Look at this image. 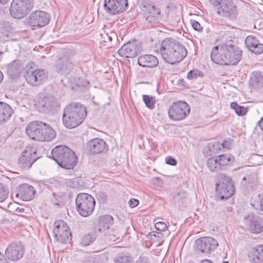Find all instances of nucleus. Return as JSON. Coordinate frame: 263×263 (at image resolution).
I'll list each match as a JSON object with an SVG mask.
<instances>
[{
    "label": "nucleus",
    "instance_id": "f257e3e1",
    "mask_svg": "<svg viewBox=\"0 0 263 263\" xmlns=\"http://www.w3.org/2000/svg\"><path fill=\"white\" fill-rule=\"evenodd\" d=\"M242 51L232 44L216 46L211 52V58L214 63L221 65H235L241 59Z\"/></svg>",
    "mask_w": 263,
    "mask_h": 263
},
{
    "label": "nucleus",
    "instance_id": "f03ea898",
    "mask_svg": "<svg viewBox=\"0 0 263 263\" xmlns=\"http://www.w3.org/2000/svg\"><path fill=\"white\" fill-rule=\"evenodd\" d=\"M160 52L163 59L170 64L181 62L187 53L184 46L172 38H167L162 41Z\"/></svg>",
    "mask_w": 263,
    "mask_h": 263
},
{
    "label": "nucleus",
    "instance_id": "7ed1b4c3",
    "mask_svg": "<svg viewBox=\"0 0 263 263\" xmlns=\"http://www.w3.org/2000/svg\"><path fill=\"white\" fill-rule=\"evenodd\" d=\"M87 115V109L84 105L78 102H71L63 109V124L68 129L77 127L83 123Z\"/></svg>",
    "mask_w": 263,
    "mask_h": 263
},
{
    "label": "nucleus",
    "instance_id": "20e7f679",
    "mask_svg": "<svg viewBox=\"0 0 263 263\" xmlns=\"http://www.w3.org/2000/svg\"><path fill=\"white\" fill-rule=\"evenodd\" d=\"M26 132L31 139L41 142L51 141L56 137L55 131L50 125L40 121L29 123Z\"/></svg>",
    "mask_w": 263,
    "mask_h": 263
},
{
    "label": "nucleus",
    "instance_id": "39448f33",
    "mask_svg": "<svg viewBox=\"0 0 263 263\" xmlns=\"http://www.w3.org/2000/svg\"><path fill=\"white\" fill-rule=\"evenodd\" d=\"M51 155L58 165L65 169H73L77 164V157L74 153L66 146H57L52 150Z\"/></svg>",
    "mask_w": 263,
    "mask_h": 263
},
{
    "label": "nucleus",
    "instance_id": "423d86ee",
    "mask_svg": "<svg viewBox=\"0 0 263 263\" xmlns=\"http://www.w3.org/2000/svg\"><path fill=\"white\" fill-rule=\"evenodd\" d=\"M33 6L34 0H13L10 14L15 18H22L32 10Z\"/></svg>",
    "mask_w": 263,
    "mask_h": 263
},
{
    "label": "nucleus",
    "instance_id": "0eeeda50",
    "mask_svg": "<svg viewBox=\"0 0 263 263\" xmlns=\"http://www.w3.org/2000/svg\"><path fill=\"white\" fill-rule=\"evenodd\" d=\"M53 233L55 239L62 243H66L71 239L69 228L63 220L55 221Z\"/></svg>",
    "mask_w": 263,
    "mask_h": 263
},
{
    "label": "nucleus",
    "instance_id": "6e6552de",
    "mask_svg": "<svg viewBox=\"0 0 263 263\" xmlns=\"http://www.w3.org/2000/svg\"><path fill=\"white\" fill-rule=\"evenodd\" d=\"M49 20V14L43 11L37 10L30 14L27 23L32 29L35 30L47 25Z\"/></svg>",
    "mask_w": 263,
    "mask_h": 263
},
{
    "label": "nucleus",
    "instance_id": "1a4fd4ad",
    "mask_svg": "<svg viewBox=\"0 0 263 263\" xmlns=\"http://www.w3.org/2000/svg\"><path fill=\"white\" fill-rule=\"evenodd\" d=\"M189 106L184 102L179 101L174 103L168 110L169 117L174 120L184 119L190 113Z\"/></svg>",
    "mask_w": 263,
    "mask_h": 263
},
{
    "label": "nucleus",
    "instance_id": "9d476101",
    "mask_svg": "<svg viewBox=\"0 0 263 263\" xmlns=\"http://www.w3.org/2000/svg\"><path fill=\"white\" fill-rule=\"evenodd\" d=\"M218 246L217 241L211 237H201L195 241V249L198 253H210Z\"/></svg>",
    "mask_w": 263,
    "mask_h": 263
},
{
    "label": "nucleus",
    "instance_id": "9b49d317",
    "mask_svg": "<svg viewBox=\"0 0 263 263\" xmlns=\"http://www.w3.org/2000/svg\"><path fill=\"white\" fill-rule=\"evenodd\" d=\"M48 76V73L41 69L27 70L25 76L27 83L33 86L41 85L46 81Z\"/></svg>",
    "mask_w": 263,
    "mask_h": 263
},
{
    "label": "nucleus",
    "instance_id": "f8f14e48",
    "mask_svg": "<svg viewBox=\"0 0 263 263\" xmlns=\"http://www.w3.org/2000/svg\"><path fill=\"white\" fill-rule=\"evenodd\" d=\"M74 66V64L72 56L66 54L55 61L54 68L57 72L61 74H67L71 71Z\"/></svg>",
    "mask_w": 263,
    "mask_h": 263
},
{
    "label": "nucleus",
    "instance_id": "ddd939ff",
    "mask_svg": "<svg viewBox=\"0 0 263 263\" xmlns=\"http://www.w3.org/2000/svg\"><path fill=\"white\" fill-rule=\"evenodd\" d=\"M142 50L140 44L137 41L128 42L124 44L118 50L120 55L126 58H133Z\"/></svg>",
    "mask_w": 263,
    "mask_h": 263
},
{
    "label": "nucleus",
    "instance_id": "4468645a",
    "mask_svg": "<svg viewBox=\"0 0 263 263\" xmlns=\"http://www.w3.org/2000/svg\"><path fill=\"white\" fill-rule=\"evenodd\" d=\"M127 6V0H104V9L111 15L123 12L126 10Z\"/></svg>",
    "mask_w": 263,
    "mask_h": 263
},
{
    "label": "nucleus",
    "instance_id": "2eb2a0df",
    "mask_svg": "<svg viewBox=\"0 0 263 263\" xmlns=\"http://www.w3.org/2000/svg\"><path fill=\"white\" fill-rule=\"evenodd\" d=\"M245 223L250 232L259 234L263 231V219L250 213L244 217Z\"/></svg>",
    "mask_w": 263,
    "mask_h": 263
},
{
    "label": "nucleus",
    "instance_id": "dca6fc26",
    "mask_svg": "<svg viewBox=\"0 0 263 263\" xmlns=\"http://www.w3.org/2000/svg\"><path fill=\"white\" fill-rule=\"evenodd\" d=\"M78 211L83 217H87L93 212L95 206V198H76Z\"/></svg>",
    "mask_w": 263,
    "mask_h": 263
},
{
    "label": "nucleus",
    "instance_id": "f3484780",
    "mask_svg": "<svg viewBox=\"0 0 263 263\" xmlns=\"http://www.w3.org/2000/svg\"><path fill=\"white\" fill-rule=\"evenodd\" d=\"M24 253V249L20 241L12 242L5 250L6 258L12 261H16L21 259Z\"/></svg>",
    "mask_w": 263,
    "mask_h": 263
},
{
    "label": "nucleus",
    "instance_id": "a211bd4d",
    "mask_svg": "<svg viewBox=\"0 0 263 263\" xmlns=\"http://www.w3.org/2000/svg\"><path fill=\"white\" fill-rule=\"evenodd\" d=\"M37 159L36 152L30 147H26L18 159V165L23 169H29Z\"/></svg>",
    "mask_w": 263,
    "mask_h": 263
},
{
    "label": "nucleus",
    "instance_id": "6ab92c4d",
    "mask_svg": "<svg viewBox=\"0 0 263 263\" xmlns=\"http://www.w3.org/2000/svg\"><path fill=\"white\" fill-rule=\"evenodd\" d=\"M218 13L231 20H235L237 16L236 6L232 1L229 0H225L220 4Z\"/></svg>",
    "mask_w": 263,
    "mask_h": 263
},
{
    "label": "nucleus",
    "instance_id": "aec40b11",
    "mask_svg": "<svg viewBox=\"0 0 263 263\" xmlns=\"http://www.w3.org/2000/svg\"><path fill=\"white\" fill-rule=\"evenodd\" d=\"M142 10L145 20L151 26L154 25L158 22L160 14L159 9L156 8L154 5L145 4L142 5Z\"/></svg>",
    "mask_w": 263,
    "mask_h": 263
},
{
    "label": "nucleus",
    "instance_id": "412c9836",
    "mask_svg": "<svg viewBox=\"0 0 263 263\" xmlns=\"http://www.w3.org/2000/svg\"><path fill=\"white\" fill-rule=\"evenodd\" d=\"M87 147L90 153L93 155L105 153L108 149L105 141L100 138H95L89 141Z\"/></svg>",
    "mask_w": 263,
    "mask_h": 263
},
{
    "label": "nucleus",
    "instance_id": "4be33fe9",
    "mask_svg": "<svg viewBox=\"0 0 263 263\" xmlns=\"http://www.w3.org/2000/svg\"><path fill=\"white\" fill-rule=\"evenodd\" d=\"M57 105V101L52 97H43L39 98L35 103L36 108L40 112H46L55 108Z\"/></svg>",
    "mask_w": 263,
    "mask_h": 263
},
{
    "label": "nucleus",
    "instance_id": "5701e85b",
    "mask_svg": "<svg viewBox=\"0 0 263 263\" xmlns=\"http://www.w3.org/2000/svg\"><path fill=\"white\" fill-rule=\"evenodd\" d=\"M245 45L250 51L256 54L263 52V44L254 35H249L246 37Z\"/></svg>",
    "mask_w": 263,
    "mask_h": 263
},
{
    "label": "nucleus",
    "instance_id": "b1692460",
    "mask_svg": "<svg viewBox=\"0 0 263 263\" xmlns=\"http://www.w3.org/2000/svg\"><path fill=\"white\" fill-rule=\"evenodd\" d=\"M249 86L252 90L259 89L263 87V74L260 71H253L250 74Z\"/></svg>",
    "mask_w": 263,
    "mask_h": 263
},
{
    "label": "nucleus",
    "instance_id": "393cba45",
    "mask_svg": "<svg viewBox=\"0 0 263 263\" xmlns=\"http://www.w3.org/2000/svg\"><path fill=\"white\" fill-rule=\"evenodd\" d=\"M157 58L152 54H143L140 55L138 59V64L144 67H154L158 65Z\"/></svg>",
    "mask_w": 263,
    "mask_h": 263
},
{
    "label": "nucleus",
    "instance_id": "a878e982",
    "mask_svg": "<svg viewBox=\"0 0 263 263\" xmlns=\"http://www.w3.org/2000/svg\"><path fill=\"white\" fill-rule=\"evenodd\" d=\"M249 257L253 263H263V246L258 245L251 248Z\"/></svg>",
    "mask_w": 263,
    "mask_h": 263
},
{
    "label": "nucleus",
    "instance_id": "bb28decb",
    "mask_svg": "<svg viewBox=\"0 0 263 263\" xmlns=\"http://www.w3.org/2000/svg\"><path fill=\"white\" fill-rule=\"evenodd\" d=\"M15 197H32L35 195L34 187L28 184L18 186L16 190Z\"/></svg>",
    "mask_w": 263,
    "mask_h": 263
},
{
    "label": "nucleus",
    "instance_id": "cd10ccee",
    "mask_svg": "<svg viewBox=\"0 0 263 263\" xmlns=\"http://www.w3.org/2000/svg\"><path fill=\"white\" fill-rule=\"evenodd\" d=\"M23 65L20 60H14L7 67V73L12 78L18 76L23 69Z\"/></svg>",
    "mask_w": 263,
    "mask_h": 263
},
{
    "label": "nucleus",
    "instance_id": "c85d7f7f",
    "mask_svg": "<svg viewBox=\"0 0 263 263\" xmlns=\"http://www.w3.org/2000/svg\"><path fill=\"white\" fill-rule=\"evenodd\" d=\"M13 112L11 107L7 104L0 102V124L9 119Z\"/></svg>",
    "mask_w": 263,
    "mask_h": 263
},
{
    "label": "nucleus",
    "instance_id": "c756f323",
    "mask_svg": "<svg viewBox=\"0 0 263 263\" xmlns=\"http://www.w3.org/2000/svg\"><path fill=\"white\" fill-rule=\"evenodd\" d=\"M234 193V186L231 183H223L220 189V197H231Z\"/></svg>",
    "mask_w": 263,
    "mask_h": 263
},
{
    "label": "nucleus",
    "instance_id": "7c9ffc66",
    "mask_svg": "<svg viewBox=\"0 0 263 263\" xmlns=\"http://www.w3.org/2000/svg\"><path fill=\"white\" fill-rule=\"evenodd\" d=\"M217 157L219 161V166L220 167V170L224 169L226 166L229 165L234 160V157L230 155L222 154L217 156Z\"/></svg>",
    "mask_w": 263,
    "mask_h": 263
},
{
    "label": "nucleus",
    "instance_id": "2f4dec72",
    "mask_svg": "<svg viewBox=\"0 0 263 263\" xmlns=\"http://www.w3.org/2000/svg\"><path fill=\"white\" fill-rule=\"evenodd\" d=\"M206 165L211 172H217L221 171L217 156L209 159L206 162Z\"/></svg>",
    "mask_w": 263,
    "mask_h": 263
},
{
    "label": "nucleus",
    "instance_id": "473e14b6",
    "mask_svg": "<svg viewBox=\"0 0 263 263\" xmlns=\"http://www.w3.org/2000/svg\"><path fill=\"white\" fill-rule=\"evenodd\" d=\"M112 223L113 218L109 215H103L99 218V224L104 228H109V226Z\"/></svg>",
    "mask_w": 263,
    "mask_h": 263
},
{
    "label": "nucleus",
    "instance_id": "72a5a7b5",
    "mask_svg": "<svg viewBox=\"0 0 263 263\" xmlns=\"http://www.w3.org/2000/svg\"><path fill=\"white\" fill-rule=\"evenodd\" d=\"M230 106L231 108L234 109L236 112V114L239 116H242L247 112V109L246 108L239 106L236 102H232L230 104Z\"/></svg>",
    "mask_w": 263,
    "mask_h": 263
},
{
    "label": "nucleus",
    "instance_id": "f704fd0d",
    "mask_svg": "<svg viewBox=\"0 0 263 263\" xmlns=\"http://www.w3.org/2000/svg\"><path fill=\"white\" fill-rule=\"evenodd\" d=\"M142 98L147 108L149 109H153L154 108L156 103V99L154 97H151L146 95H143Z\"/></svg>",
    "mask_w": 263,
    "mask_h": 263
},
{
    "label": "nucleus",
    "instance_id": "c9c22d12",
    "mask_svg": "<svg viewBox=\"0 0 263 263\" xmlns=\"http://www.w3.org/2000/svg\"><path fill=\"white\" fill-rule=\"evenodd\" d=\"M95 238L89 234L85 235L81 239V243L84 246H87L91 244Z\"/></svg>",
    "mask_w": 263,
    "mask_h": 263
},
{
    "label": "nucleus",
    "instance_id": "e433bc0d",
    "mask_svg": "<svg viewBox=\"0 0 263 263\" xmlns=\"http://www.w3.org/2000/svg\"><path fill=\"white\" fill-rule=\"evenodd\" d=\"M151 183L154 188L159 190L162 186L163 181L159 178L155 177L151 179Z\"/></svg>",
    "mask_w": 263,
    "mask_h": 263
},
{
    "label": "nucleus",
    "instance_id": "4c0bfd02",
    "mask_svg": "<svg viewBox=\"0 0 263 263\" xmlns=\"http://www.w3.org/2000/svg\"><path fill=\"white\" fill-rule=\"evenodd\" d=\"M257 201L251 202V205L256 210L263 211V198H257Z\"/></svg>",
    "mask_w": 263,
    "mask_h": 263
},
{
    "label": "nucleus",
    "instance_id": "58836bf2",
    "mask_svg": "<svg viewBox=\"0 0 263 263\" xmlns=\"http://www.w3.org/2000/svg\"><path fill=\"white\" fill-rule=\"evenodd\" d=\"M9 191L4 184L0 183V197H8Z\"/></svg>",
    "mask_w": 263,
    "mask_h": 263
},
{
    "label": "nucleus",
    "instance_id": "ea45409f",
    "mask_svg": "<svg viewBox=\"0 0 263 263\" xmlns=\"http://www.w3.org/2000/svg\"><path fill=\"white\" fill-rule=\"evenodd\" d=\"M8 198H0V208L6 209L9 208L11 204V202L7 200Z\"/></svg>",
    "mask_w": 263,
    "mask_h": 263
},
{
    "label": "nucleus",
    "instance_id": "a19ab883",
    "mask_svg": "<svg viewBox=\"0 0 263 263\" xmlns=\"http://www.w3.org/2000/svg\"><path fill=\"white\" fill-rule=\"evenodd\" d=\"M201 72L197 70H191L187 74V78L189 80L195 79L200 74Z\"/></svg>",
    "mask_w": 263,
    "mask_h": 263
},
{
    "label": "nucleus",
    "instance_id": "79ce46f5",
    "mask_svg": "<svg viewBox=\"0 0 263 263\" xmlns=\"http://www.w3.org/2000/svg\"><path fill=\"white\" fill-rule=\"evenodd\" d=\"M155 228L159 231H163L167 228L166 224L162 221H159L155 223Z\"/></svg>",
    "mask_w": 263,
    "mask_h": 263
},
{
    "label": "nucleus",
    "instance_id": "37998d69",
    "mask_svg": "<svg viewBox=\"0 0 263 263\" xmlns=\"http://www.w3.org/2000/svg\"><path fill=\"white\" fill-rule=\"evenodd\" d=\"M139 203V200L137 198H130L128 201L129 206L131 208H134L137 206Z\"/></svg>",
    "mask_w": 263,
    "mask_h": 263
},
{
    "label": "nucleus",
    "instance_id": "c03bdc74",
    "mask_svg": "<svg viewBox=\"0 0 263 263\" xmlns=\"http://www.w3.org/2000/svg\"><path fill=\"white\" fill-rule=\"evenodd\" d=\"M165 162L167 164L171 165L173 166H175L177 164L176 160L173 157L171 156H167L165 158Z\"/></svg>",
    "mask_w": 263,
    "mask_h": 263
},
{
    "label": "nucleus",
    "instance_id": "a18cd8bd",
    "mask_svg": "<svg viewBox=\"0 0 263 263\" xmlns=\"http://www.w3.org/2000/svg\"><path fill=\"white\" fill-rule=\"evenodd\" d=\"M192 26L194 30H197L198 31H200L202 29V28L200 24L196 21L194 20L192 21Z\"/></svg>",
    "mask_w": 263,
    "mask_h": 263
},
{
    "label": "nucleus",
    "instance_id": "49530a36",
    "mask_svg": "<svg viewBox=\"0 0 263 263\" xmlns=\"http://www.w3.org/2000/svg\"><path fill=\"white\" fill-rule=\"evenodd\" d=\"M221 144L223 148L229 149L231 147V141L230 140H225Z\"/></svg>",
    "mask_w": 263,
    "mask_h": 263
},
{
    "label": "nucleus",
    "instance_id": "de8ad7c7",
    "mask_svg": "<svg viewBox=\"0 0 263 263\" xmlns=\"http://www.w3.org/2000/svg\"><path fill=\"white\" fill-rule=\"evenodd\" d=\"M127 261V257L126 256H120L117 259V261L119 263H125Z\"/></svg>",
    "mask_w": 263,
    "mask_h": 263
},
{
    "label": "nucleus",
    "instance_id": "09e8293b",
    "mask_svg": "<svg viewBox=\"0 0 263 263\" xmlns=\"http://www.w3.org/2000/svg\"><path fill=\"white\" fill-rule=\"evenodd\" d=\"M0 263H8L7 258L1 253H0Z\"/></svg>",
    "mask_w": 263,
    "mask_h": 263
},
{
    "label": "nucleus",
    "instance_id": "8fccbe9b",
    "mask_svg": "<svg viewBox=\"0 0 263 263\" xmlns=\"http://www.w3.org/2000/svg\"><path fill=\"white\" fill-rule=\"evenodd\" d=\"M107 40L109 41H112V38H115L116 37V35L114 32H111L110 35L106 34Z\"/></svg>",
    "mask_w": 263,
    "mask_h": 263
},
{
    "label": "nucleus",
    "instance_id": "3c124183",
    "mask_svg": "<svg viewBox=\"0 0 263 263\" xmlns=\"http://www.w3.org/2000/svg\"><path fill=\"white\" fill-rule=\"evenodd\" d=\"M138 263H148V259L145 257H140Z\"/></svg>",
    "mask_w": 263,
    "mask_h": 263
},
{
    "label": "nucleus",
    "instance_id": "603ef678",
    "mask_svg": "<svg viewBox=\"0 0 263 263\" xmlns=\"http://www.w3.org/2000/svg\"><path fill=\"white\" fill-rule=\"evenodd\" d=\"M82 195H85V197H90V198L93 197L91 195H89L88 194H79L77 195V197H82Z\"/></svg>",
    "mask_w": 263,
    "mask_h": 263
},
{
    "label": "nucleus",
    "instance_id": "864d4df0",
    "mask_svg": "<svg viewBox=\"0 0 263 263\" xmlns=\"http://www.w3.org/2000/svg\"><path fill=\"white\" fill-rule=\"evenodd\" d=\"M200 263H213V262L209 259H203Z\"/></svg>",
    "mask_w": 263,
    "mask_h": 263
},
{
    "label": "nucleus",
    "instance_id": "5fc2aeb1",
    "mask_svg": "<svg viewBox=\"0 0 263 263\" xmlns=\"http://www.w3.org/2000/svg\"><path fill=\"white\" fill-rule=\"evenodd\" d=\"M9 1V0H0V3L3 5H5L7 4Z\"/></svg>",
    "mask_w": 263,
    "mask_h": 263
},
{
    "label": "nucleus",
    "instance_id": "6e6d98bb",
    "mask_svg": "<svg viewBox=\"0 0 263 263\" xmlns=\"http://www.w3.org/2000/svg\"><path fill=\"white\" fill-rule=\"evenodd\" d=\"M3 78V74L2 72L0 71V83L2 82Z\"/></svg>",
    "mask_w": 263,
    "mask_h": 263
},
{
    "label": "nucleus",
    "instance_id": "4d7b16f0",
    "mask_svg": "<svg viewBox=\"0 0 263 263\" xmlns=\"http://www.w3.org/2000/svg\"><path fill=\"white\" fill-rule=\"evenodd\" d=\"M32 198H24L23 199V200L24 201H29V200H31Z\"/></svg>",
    "mask_w": 263,
    "mask_h": 263
},
{
    "label": "nucleus",
    "instance_id": "13d9d810",
    "mask_svg": "<svg viewBox=\"0 0 263 263\" xmlns=\"http://www.w3.org/2000/svg\"><path fill=\"white\" fill-rule=\"evenodd\" d=\"M2 54H3V51H2L0 50V61H1L2 58Z\"/></svg>",
    "mask_w": 263,
    "mask_h": 263
},
{
    "label": "nucleus",
    "instance_id": "bf43d9fd",
    "mask_svg": "<svg viewBox=\"0 0 263 263\" xmlns=\"http://www.w3.org/2000/svg\"><path fill=\"white\" fill-rule=\"evenodd\" d=\"M84 85H86V84H89V82L88 81H84Z\"/></svg>",
    "mask_w": 263,
    "mask_h": 263
},
{
    "label": "nucleus",
    "instance_id": "052dcab7",
    "mask_svg": "<svg viewBox=\"0 0 263 263\" xmlns=\"http://www.w3.org/2000/svg\"><path fill=\"white\" fill-rule=\"evenodd\" d=\"M54 204H55V205H60V204L59 203H58V202H55V203H54Z\"/></svg>",
    "mask_w": 263,
    "mask_h": 263
},
{
    "label": "nucleus",
    "instance_id": "680f3d73",
    "mask_svg": "<svg viewBox=\"0 0 263 263\" xmlns=\"http://www.w3.org/2000/svg\"><path fill=\"white\" fill-rule=\"evenodd\" d=\"M222 263H229L228 261H223Z\"/></svg>",
    "mask_w": 263,
    "mask_h": 263
},
{
    "label": "nucleus",
    "instance_id": "e2e57ef3",
    "mask_svg": "<svg viewBox=\"0 0 263 263\" xmlns=\"http://www.w3.org/2000/svg\"><path fill=\"white\" fill-rule=\"evenodd\" d=\"M228 199V198H220V199H221V200H223V199Z\"/></svg>",
    "mask_w": 263,
    "mask_h": 263
},
{
    "label": "nucleus",
    "instance_id": "0e129e2a",
    "mask_svg": "<svg viewBox=\"0 0 263 263\" xmlns=\"http://www.w3.org/2000/svg\"><path fill=\"white\" fill-rule=\"evenodd\" d=\"M103 196H104V195H102V196H101L100 195H99V196H100V197H103Z\"/></svg>",
    "mask_w": 263,
    "mask_h": 263
}]
</instances>
